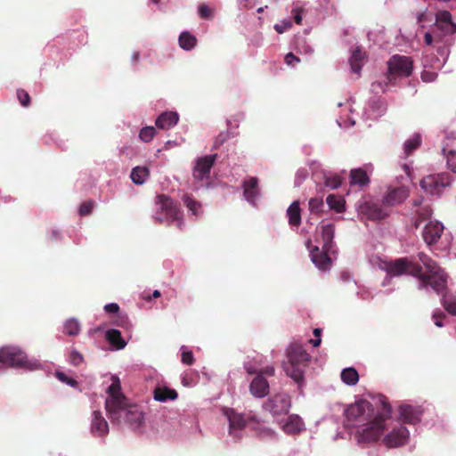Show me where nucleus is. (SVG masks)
Wrapping results in <instances>:
<instances>
[{
	"instance_id": "f257e3e1",
	"label": "nucleus",
	"mask_w": 456,
	"mask_h": 456,
	"mask_svg": "<svg viewBox=\"0 0 456 456\" xmlns=\"http://www.w3.org/2000/svg\"><path fill=\"white\" fill-rule=\"evenodd\" d=\"M417 257L419 263L412 257H401L383 262L381 269L387 274L382 281V286L390 284L394 277L407 273L419 280L418 288L419 289L440 293L446 285V275L443 269L424 252L418 253Z\"/></svg>"
},
{
	"instance_id": "f03ea898",
	"label": "nucleus",
	"mask_w": 456,
	"mask_h": 456,
	"mask_svg": "<svg viewBox=\"0 0 456 456\" xmlns=\"http://www.w3.org/2000/svg\"><path fill=\"white\" fill-rule=\"evenodd\" d=\"M105 410L113 424L127 425L132 429L139 428L143 422V414L136 405L130 404L120 392L119 382H112L107 389Z\"/></svg>"
},
{
	"instance_id": "7ed1b4c3",
	"label": "nucleus",
	"mask_w": 456,
	"mask_h": 456,
	"mask_svg": "<svg viewBox=\"0 0 456 456\" xmlns=\"http://www.w3.org/2000/svg\"><path fill=\"white\" fill-rule=\"evenodd\" d=\"M223 414L229 424V436L234 442H238L243 437V430L248 427L254 431L256 436L265 442H275L278 440V434L273 428L265 425L255 414H243L237 412L232 408H223Z\"/></svg>"
},
{
	"instance_id": "20e7f679",
	"label": "nucleus",
	"mask_w": 456,
	"mask_h": 456,
	"mask_svg": "<svg viewBox=\"0 0 456 456\" xmlns=\"http://www.w3.org/2000/svg\"><path fill=\"white\" fill-rule=\"evenodd\" d=\"M378 408L377 417L364 424L354 435L357 444L368 448L380 440L385 430V421L391 417L392 407L383 395L373 397Z\"/></svg>"
},
{
	"instance_id": "39448f33",
	"label": "nucleus",
	"mask_w": 456,
	"mask_h": 456,
	"mask_svg": "<svg viewBox=\"0 0 456 456\" xmlns=\"http://www.w3.org/2000/svg\"><path fill=\"white\" fill-rule=\"evenodd\" d=\"M335 227L333 224H323L321 226L322 248L319 246H312L311 240H307L306 247L309 250L311 261L321 272H329L332 265L333 256L337 254V247L333 242Z\"/></svg>"
},
{
	"instance_id": "423d86ee",
	"label": "nucleus",
	"mask_w": 456,
	"mask_h": 456,
	"mask_svg": "<svg viewBox=\"0 0 456 456\" xmlns=\"http://www.w3.org/2000/svg\"><path fill=\"white\" fill-rule=\"evenodd\" d=\"M286 374L297 384L298 388H302L305 386V370L311 361V355L303 345L292 342L286 348Z\"/></svg>"
},
{
	"instance_id": "0eeeda50",
	"label": "nucleus",
	"mask_w": 456,
	"mask_h": 456,
	"mask_svg": "<svg viewBox=\"0 0 456 456\" xmlns=\"http://www.w3.org/2000/svg\"><path fill=\"white\" fill-rule=\"evenodd\" d=\"M0 363L27 371L44 370L45 364L35 357H28L18 346L7 345L0 347Z\"/></svg>"
},
{
	"instance_id": "6e6552de",
	"label": "nucleus",
	"mask_w": 456,
	"mask_h": 456,
	"mask_svg": "<svg viewBox=\"0 0 456 456\" xmlns=\"http://www.w3.org/2000/svg\"><path fill=\"white\" fill-rule=\"evenodd\" d=\"M153 218L160 224H174L180 230L184 226L183 212L178 208L176 202L165 194L157 196L156 210Z\"/></svg>"
},
{
	"instance_id": "1a4fd4ad",
	"label": "nucleus",
	"mask_w": 456,
	"mask_h": 456,
	"mask_svg": "<svg viewBox=\"0 0 456 456\" xmlns=\"http://www.w3.org/2000/svg\"><path fill=\"white\" fill-rule=\"evenodd\" d=\"M356 209L362 220L380 222L390 216L381 199L370 195L362 197L357 202Z\"/></svg>"
},
{
	"instance_id": "9d476101",
	"label": "nucleus",
	"mask_w": 456,
	"mask_h": 456,
	"mask_svg": "<svg viewBox=\"0 0 456 456\" xmlns=\"http://www.w3.org/2000/svg\"><path fill=\"white\" fill-rule=\"evenodd\" d=\"M308 165L317 192H324L325 189L335 190L341 186V177L337 173L325 170L316 160L310 161Z\"/></svg>"
},
{
	"instance_id": "9b49d317",
	"label": "nucleus",
	"mask_w": 456,
	"mask_h": 456,
	"mask_svg": "<svg viewBox=\"0 0 456 456\" xmlns=\"http://www.w3.org/2000/svg\"><path fill=\"white\" fill-rule=\"evenodd\" d=\"M345 415L352 425L363 421H370L377 417V412L372 403L365 399H361L349 405L345 410Z\"/></svg>"
},
{
	"instance_id": "f8f14e48",
	"label": "nucleus",
	"mask_w": 456,
	"mask_h": 456,
	"mask_svg": "<svg viewBox=\"0 0 456 456\" xmlns=\"http://www.w3.org/2000/svg\"><path fill=\"white\" fill-rule=\"evenodd\" d=\"M452 181L450 173L443 172L423 177L419 184L427 193L439 197L446 188L451 186Z\"/></svg>"
},
{
	"instance_id": "ddd939ff",
	"label": "nucleus",
	"mask_w": 456,
	"mask_h": 456,
	"mask_svg": "<svg viewBox=\"0 0 456 456\" xmlns=\"http://www.w3.org/2000/svg\"><path fill=\"white\" fill-rule=\"evenodd\" d=\"M412 68V61L408 56L395 54L387 61V74L395 83L397 78L411 76Z\"/></svg>"
},
{
	"instance_id": "4468645a",
	"label": "nucleus",
	"mask_w": 456,
	"mask_h": 456,
	"mask_svg": "<svg viewBox=\"0 0 456 456\" xmlns=\"http://www.w3.org/2000/svg\"><path fill=\"white\" fill-rule=\"evenodd\" d=\"M290 407V397L285 393L276 394L263 403V409L270 412L273 418L288 414Z\"/></svg>"
},
{
	"instance_id": "2eb2a0df",
	"label": "nucleus",
	"mask_w": 456,
	"mask_h": 456,
	"mask_svg": "<svg viewBox=\"0 0 456 456\" xmlns=\"http://www.w3.org/2000/svg\"><path fill=\"white\" fill-rule=\"evenodd\" d=\"M425 412L423 406L403 403L398 407L399 424L416 426L420 423Z\"/></svg>"
},
{
	"instance_id": "dca6fc26",
	"label": "nucleus",
	"mask_w": 456,
	"mask_h": 456,
	"mask_svg": "<svg viewBox=\"0 0 456 456\" xmlns=\"http://www.w3.org/2000/svg\"><path fill=\"white\" fill-rule=\"evenodd\" d=\"M409 439V429L404 425L399 424L384 436L382 443L386 447L392 449L405 445Z\"/></svg>"
},
{
	"instance_id": "f3484780",
	"label": "nucleus",
	"mask_w": 456,
	"mask_h": 456,
	"mask_svg": "<svg viewBox=\"0 0 456 456\" xmlns=\"http://www.w3.org/2000/svg\"><path fill=\"white\" fill-rule=\"evenodd\" d=\"M409 196L408 188L405 186H389L380 198L383 204L391 214L392 208L402 204Z\"/></svg>"
},
{
	"instance_id": "a211bd4d",
	"label": "nucleus",
	"mask_w": 456,
	"mask_h": 456,
	"mask_svg": "<svg viewBox=\"0 0 456 456\" xmlns=\"http://www.w3.org/2000/svg\"><path fill=\"white\" fill-rule=\"evenodd\" d=\"M450 54L449 47L446 45L439 46L436 53H425L422 57L423 68L431 69H441L446 63Z\"/></svg>"
},
{
	"instance_id": "6ab92c4d",
	"label": "nucleus",
	"mask_w": 456,
	"mask_h": 456,
	"mask_svg": "<svg viewBox=\"0 0 456 456\" xmlns=\"http://www.w3.org/2000/svg\"><path fill=\"white\" fill-rule=\"evenodd\" d=\"M444 229L442 223L436 220L428 221L421 232L423 240L429 248L435 246L441 238Z\"/></svg>"
},
{
	"instance_id": "aec40b11",
	"label": "nucleus",
	"mask_w": 456,
	"mask_h": 456,
	"mask_svg": "<svg viewBox=\"0 0 456 456\" xmlns=\"http://www.w3.org/2000/svg\"><path fill=\"white\" fill-rule=\"evenodd\" d=\"M243 189V199L252 207H256V202L260 198V189L258 179L255 176L246 178L241 183Z\"/></svg>"
},
{
	"instance_id": "412c9836",
	"label": "nucleus",
	"mask_w": 456,
	"mask_h": 456,
	"mask_svg": "<svg viewBox=\"0 0 456 456\" xmlns=\"http://www.w3.org/2000/svg\"><path fill=\"white\" fill-rule=\"evenodd\" d=\"M109 424L102 415V412L94 410L90 419V433L94 437H105L109 434Z\"/></svg>"
},
{
	"instance_id": "4be33fe9",
	"label": "nucleus",
	"mask_w": 456,
	"mask_h": 456,
	"mask_svg": "<svg viewBox=\"0 0 456 456\" xmlns=\"http://www.w3.org/2000/svg\"><path fill=\"white\" fill-rule=\"evenodd\" d=\"M387 111L385 102L379 96L370 98L364 107L363 117L366 119H377Z\"/></svg>"
},
{
	"instance_id": "5701e85b",
	"label": "nucleus",
	"mask_w": 456,
	"mask_h": 456,
	"mask_svg": "<svg viewBox=\"0 0 456 456\" xmlns=\"http://www.w3.org/2000/svg\"><path fill=\"white\" fill-rule=\"evenodd\" d=\"M217 158V154H210L206 155L202 158H200L197 162L196 166L193 169V176L197 180H203L205 178H208L210 174V170Z\"/></svg>"
},
{
	"instance_id": "b1692460",
	"label": "nucleus",
	"mask_w": 456,
	"mask_h": 456,
	"mask_svg": "<svg viewBox=\"0 0 456 456\" xmlns=\"http://www.w3.org/2000/svg\"><path fill=\"white\" fill-rule=\"evenodd\" d=\"M435 27L444 34H456V23L452 20V15L448 11H439L435 13Z\"/></svg>"
},
{
	"instance_id": "393cba45",
	"label": "nucleus",
	"mask_w": 456,
	"mask_h": 456,
	"mask_svg": "<svg viewBox=\"0 0 456 456\" xmlns=\"http://www.w3.org/2000/svg\"><path fill=\"white\" fill-rule=\"evenodd\" d=\"M373 167L371 164H368L363 167L353 168L350 171V184L352 186H358L363 188L369 185L370 183L369 172H371Z\"/></svg>"
},
{
	"instance_id": "a878e982",
	"label": "nucleus",
	"mask_w": 456,
	"mask_h": 456,
	"mask_svg": "<svg viewBox=\"0 0 456 456\" xmlns=\"http://www.w3.org/2000/svg\"><path fill=\"white\" fill-rule=\"evenodd\" d=\"M280 428L287 435H297L305 429L302 419L297 414H291L286 419L279 422Z\"/></svg>"
},
{
	"instance_id": "bb28decb",
	"label": "nucleus",
	"mask_w": 456,
	"mask_h": 456,
	"mask_svg": "<svg viewBox=\"0 0 456 456\" xmlns=\"http://www.w3.org/2000/svg\"><path fill=\"white\" fill-rule=\"evenodd\" d=\"M269 389V382L262 374H256L249 384V392L256 398H264L268 395Z\"/></svg>"
},
{
	"instance_id": "cd10ccee",
	"label": "nucleus",
	"mask_w": 456,
	"mask_h": 456,
	"mask_svg": "<svg viewBox=\"0 0 456 456\" xmlns=\"http://www.w3.org/2000/svg\"><path fill=\"white\" fill-rule=\"evenodd\" d=\"M180 427V432L187 437L195 436L201 432L198 419L192 415L182 416Z\"/></svg>"
},
{
	"instance_id": "c85d7f7f",
	"label": "nucleus",
	"mask_w": 456,
	"mask_h": 456,
	"mask_svg": "<svg viewBox=\"0 0 456 456\" xmlns=\"http://www.w3.org/2000/svg\"><path fill=\"white\" fill-rule=\"evenodd\" d=\"M178 121L179 114L176 111H164L157 117L155 126L159 129H170L176 126Z\"/></svg>"
},
{
	"instance_id": "c756f323",
	"label": "nucleus",
	"mask_w": 456,
	"mask_h": 456,
	"mask_svg": "<svg viewBox=\"0 0 456 456\" xmlns=\"http://www.w3.org/2000/svg\"><path fill=\"white\" fill-rule=\"evenodd\" d=\"M395 84L393 77L387 73L371 84L370 91L377 96L379 94L388 91L390 87L394 86Z\"/></svg>"
},
{
	"instance_id": "7c9ffc66",
	"label": "nucleus",
	"mask_w": 456,
	"mask_h": 456,
	"mask_svg": "<svg viewBox=\"0 0 456 456\" xmlns=\"http://www.w3.org/2000/svg\"><path fill=\"white\" fill-rule=\"evenodd\" d=\"M178 396L177 392L164 385H158L153 391V398L155 401L165 403L168 400H175Z\"/></svg>"
},
{
	"instance_id": "2f4dec72",
	"label": "nucleus",
	"mask_w": 456,
	"mask_h": 456,
	"mask_svg": "<svg viewBox=\"0 0 456 456\" xmlns=\"http://www.w3.org/2000/svg\"><path fill=\"white\" fill-rule=\"evenodd\" d=\"M443 272H444L443 270ZM445 275H447L445 273H444ZM448 279V276H446V280ZM447 284L445 285L444 289L439 293L442 295V304L444 307V309L452 315L456 316V297L453 293L449 292L446 290Z\"/></svg>"
},
{
	"instance_id": "473e14b6",
	"label": "nucleus",
	"mask_w": 456,
	"mask_h": 456,
	"mask_svg": "<svg viewBox=\"0 0 456 456\" xmlns=\"http://www.w3.org/2000/svg\"><path fill=\"white\" fill-rule=\"evenodd\" d=\"M150 178V169L146 166H136L130 173L131 181L136 185L144 184Z\"/></svg>"
},
{
	"instance_id": "72a5a7b5",
	"label": "nucleus",
	"mask_w": 456,
	"mask_h": 456,
	"mask_svg": "<svg viewBox=\"0 0 456 456\" xmlns=\"http://www.w3.org/2000/svg\"><path fill=\"white\" fill-rule=\"evenodd\" d=\"M197 37L190 31H182L178 37V45L183 51L190 52L197 45Z\"/></svg>"
},
{
	"instance_id": "f704fd0d",
	"label": "nucleus",
	"mask_w": 456,
	"mask_h": 456,
	"mask_svg": "<svg viewBox=\"0 0 456 456\" xmlns=\"http://www.w3.org/2000/svg\"><path fill=\"white\" fill-rule=\"evenodd\" d=\"M105 338L117 350H121L126 346V341L123 338L121 332L117 329L108 330L105 333Z\"/></svg>"
},
{
	"instance_id": "c9c22d12",
	"label": "nucleus",
	"mask_w": 456,
	"mask_h": 456,
	"mask_svg": "<svg viewBox=\"0 0 456 456\" xmlns=\"http://www.w3.org/2000/svg\"><path fill=\"white\" fill-rule=\"evenodd\" d=\"M182 200L191 216H195L196 218L202 216L203 208L200 201L196 200L189 194H183Z\"/></svg>"
},
{
	"instance_id": "e433bc0d",
	"label": "nucleus",
	"mask_w": 456,
	"mask_h": 456,
	"mask_svg": "<svg viewBox=\"0 0 456 456\" xmlns=\"http://www.w3.org/2000/svg\"><path fill=\"white\" fill-rule=\"evenodd\" d=\"M364 58V53L362 52L360 47H356L351 52V55L349 58V63L351 67L352 72L355 74H359L362 68V61Z\"/></svg>"
},
{
	"instance_id": "4c0bfd02",
	"label": "nucleus",
	"mask_w": 456,
	"mask_h": 456,
	"mask_svg": "<svg viewBox=\"0 0 456 456\" xmlns=\"http://www.w3.org/2000/svg\"><path fill=\"white\" fill-rule=\"evenodd\" d=\"M340 379L345 385L353 387L358 383L359 374L355 368L346 367L341 370Z\"/></svg>"
},
{
	"instance_id": "58836bf2",
	"label": "nucleus",
	"mask_w": 456,
	"mask_h": 456,
	"mask_svg": "<svg viewBox=\"0 0 456 456\" xmlns=\"http://www.w3.org/2000/svg\"><path fill=\"white\" fill-rule=\"evenodd\" d=\"M289 224L291 226H298L301 223V211L298 201H293L287 209Z\"/></svg>"
},
{
	"instance_id": "ea45409f",
	"label": "nucleus",
	"mask_w": 456,
	"mask_h": 456,
	"mask_svg": "<svg viewBox=\"0 0 456 456\" xmlns=\"http://www.w3.org/2000/svg\"><path fill=\"white\" fill-rule=\"evenodd\" d=\"M291 44L293 49L298 53L310 55L314 53V48L309 45L306 38L302 36H296Z\"/></svg>"
},
{
	"instance_id": "a19ab883",
	"label": "nucleus",
	"mask_w": 456,
	"mask_h": 456,
	"mask_svg": "<svg viewBox=\"0 0 456 456\" xmlns=\"http://www.w3.org/2000/svg\"><path fill=\"white\" fill-rule=\"evenodd\" d=\"M80 330L81 325L77 318H69L63 323V333L68 336H77L80 333Z\"/></svg>"
},
{
	"instance_id": "79ce46f5",
	"label": "nucleus",
	"mask_w": 456,
	"mask_h": 456,
	"mask_svg": "<svg viewBox=\"0 0 456 456\" xmlns=\"http://www.w3.org/2000/svg\"><path fill=\"white\" fill-rule=\"evenodd\" d=\"M326 203L330 209L338 213H342L345 210V200L341 196L330 194L326 199Z\"/></svg>"
},
{
	"instance_id": "37998d69",
	"label": "nucleus",
	"mask_w": 456,
	"mask_h": 456,
	"mask_svg": "<svg viewBox=\"0 0 456 456\" xmlns=\"http://www.w3.org/2000/svg\"><path fill=\"white\" fill-rule=\"evenodd\" d=\"M238 131L232 129V127H228L226 131H222L216 137L213 144V149L219 148L222 144L227 142L229 139L233 138L238 135Z\"/></svg>"
},
{
	"instance_id": "c03bdc74",
	"label": "nucleus",
	"mask_w": 456,
	"mask_h": 456,
	"mask_svg": "<svg viewBox=\"0 0 456 456\" xmlns=\"http://www.w3.org/2000/svg\"><path fill=\"white\" fill-rule=\"evenodd\" d=\"M421 143V135L418 133L414 134L411 137L407 139L403 143V151L406 155H410L414 151Z\"/></svg>"
},
{
	"instance_id": "a18cd8bd",
	"label": "nucleus",
	"mask_w": 456,
	"mask_h": 456,
	"mask_svg": "<svg viewBox=\"0 0 456 456\" xmlns=\"http://www.w3.org/2000/svg\"><path fill=\"white\" fill-rule=\"evenodd\" d=\"M442 153L446 159V166L448 169L456 174V151H446V149L443 147Z\"/></svg>"
},
{
	"instance_id": "49530a36",
	"label": "nucleus",
	"mask_w": 456,
	"mask_h": 456,
	"mask_svg": "<svg viewBox=\"0 0 456 456\" xmlns=\"http://www.w3.org/2000/svg\"><path fill=\"white\" fill-rule=\"evenodd\" d=\"M156 128L152 126H143L139 132V139L143 142H150L156 135Z\"/></svg>"
},
{
	"instance_id": "de8ad7c7",
	"label": "nucleus",
	"mask_w": 456,
	"mask_h": 456,
	"mask_svg": "<svg viewBox=\"0 0 456 456\" xmlns=\"http://www.w3.org/2000/svg\"><path fill=\"white\" fill-rule=\"evenodd\" d=\"M197 14L201 20H210L214 18V10L206 4H200L197 6Z\"/></svg>"
},
{
	"instance_id": "09e8293b",
	"label": "nucleus",
	"mask_w": 456,
	"mask_h": 456,
	"mask_svg": "<svg viewBox=\"0 0 456 456\" xmlns=\"http://www.w3.org/2000/svg\"><path fill=\"white\" fill-rule=\"evenodd\" d=\"M308 205L311 214H320L324 208L323 200L321 197L312 198Z\"/></svg>"
},
{
	"instance_id": "8fccbe9b",
	"label": "nucleus",
	"mask_w": 456,
	"mask_h": 456,
	"mask_svg": "<svg viewBox=\"0 0 456 456\" xmlns=\"http://www.w3.org/2000/svg\"><path fill=\"white\" fill-rule=\"evenodd\" d=\"M55 376L61 382L74 388L78 387V382L73 378L67 376L64 372L57 370Z\"/></svg>"
},
{
	"instance_id": "3c124183",
	"label": "nucleus",
	"mask_w": 456,
	"mask_h": 456,
	"mask_svg": "<svg viewBox=\"0 0 456 456\" xmlns=\"http://www.w3.org/2000/svg\"><path fill=\"white\" fill-rule=\"evenodd\" d=\"M181 381L183 386L187 387H192L196 385L197 381L195 376L191 370L184 371L181 376Z\"/></svg>"
},
{
	"instance_id": "603ef678",
	"label": "nucleus",
	"mask_w": 456,
	"mask_h": 456,
	"mask_svg": "<svg viewBox=\"0 0 456 456\" xmlns=\"http://www.w3.org/2000/svg\"><path fill=\"white\" fill-rule=\"evenodd\" d=\"M337 123L342 128H349L354 126L355 120L351 116L346 114L340 115L337 119Z\"/></svg>"
},
{
	"instance_id": "864d4df0",
	"label": "nucleus",
	"mask_w": 456,
	"mask_h": 456,
	"mask_svg": "<svg viewBox=\"0 0 456 456\" xmlns=\"http://www.w3.org/2000/svg\"><path fill=\"white\" fill-rule=\"evenodd\" d=\"M435 13L426 9L424 12L418 14V22L421 27H424L426 23L432 22L434 20Z\"/></svg>"
},
{
	"instance_id": "5fc2aeb1",
	"label": "nucleus",
	"mask_w": 456,
	"mask_h": 456,
	"mask_svg": "<svg viewBox=\"0 0 456 456\" xmlns=\"http://www.w3.org/2000/svg\"><path fill=\"white\" fill-rule=\"evenodd\" d=\"M423 69H424L421 72V79L427 83L435 81L437 77V69H431L430 68Z\"/></svg>"
},
{
	"instance_id": "6e6d98bb",
	"label": "nucleus",
	"mask_w": 456,
	"mask_h": 456,
	"mask_svg": "<svg viewBox=\"0 0 456 456\" xmlns=\"http://www.w3.org/2000/svg\"><path fill=\"white\" fill-rule=\"evenodd\" d=\"M308 176V171L305 168L297 169L295 176L294 186L299 187Z\"/></svg>"
},
{
	"instance_id": "4d7b16f0",
	"label": "nucleus",
	"mask_w": 456,
	"mask_h": 456,
	"mask_svg": "<svg viewBox=\"0 0 456 456\" xmlns=\"http://www.w3.org/2000/svg\"><path fill=\"white\" fill-rule=\"evenodd\" d=\"M182 350V362L187 365H191L194 362L193 354L191 350H188L185 346L181 347Z\"/></svg>"
},
{
	"instance_id": "13d9d810",
	"label": "nucleus",
	"mask_w": 456,
	"mask_h": 456,
	"mask_svg": "<svg viewBox=\"0 0 456 456\" xmlns=\"http://www.w3.org/2000/svg\"><path fill=\"white\" fill-rule=\"evenodd\" d=\"M69 362L74 366H78L84 360L83 355L77 350L72 349L69 354Z\"/></svg>"
},
{
	"instance_id": "bf43d9fd",
	"label": "nucleus",
	"mask_w": 456,
	"mask_h": 456,
	"mask_svg": "<svg viewBox=\"0 0 456 456\" xmlns=\"http://www.w3.org/2000/svg\"><path fill=\"white\" fill-rule=\"evenodd\" d=\"M244 119V114L239 113L235 116H233L231 119H227V126L232 127L233 130L237 131V128L239 127V124L240 121Z\"/></svg>"
},
{
	"instance_id": "052dcab7",
	"label": "nucleus",
	"mask_w": 456,
	"mask_h": 456,
	"mask_svg": "<svg viewBox=\"0 0 456 456\" xmlns=\"http://www.w3.org/2000/svg\"><path fill=\"white\" fill-rule=\"evenodd\" d=\"M17 97L19 99L20 103L23 107H28L29 105V103H30V96L28 94V92H26L25 90L19 89L17 91Z\"/></svg>"
},
{
	"instance_id": "680f3d73",
	"label": "nucleus",
	"mask_w": 456,
	"mask_h": 456,
	"mask_svg": "<svg viewBox=\"0 0 456 456\" xmlns=\"http://www.w3.org/2000/svg\"><path fill=\"white\" fill-rule=\"evenodd\" d=\"M93 206H94L93 201L83 202L78 208L79 215L80 216H87V215L91 214Z\"/></svg>"
},
{
	"instance_id": "e2e57ef3",
	"label": "nucleus",
	"mask_w": 456,
	"mask_h": 456,
	"mask_svg": "<svg viewBox=\"0 0 456 456\" xmlns=\"http://www.w3.org/2000/svg\"><path fill=\"white\" fill-rule=\"evenodd\" d=\"M291 25H292V23L289 20H283L281 23H276L274 25V29L279 34H281V33L285 32L289 28H290Z\"/></svg>"
},
{
	"instance_id": "0e129e2a",
	"label": "nucleus",
	"mask_w": 456,
	"mask_h": 456,
	"mask_svg": "<svg viewBox=\"0 0 456 456\" xmlns=\"http://www.w3.org/2000/svg\"><path fill=\"white\" fill-rule=\"evenodd\" d=\"M304 12V9L298 6H295L291 10L292 17L297 24H301L302 22V14Z\"/></svg>"
},
{
	"instance_id": "69168bd1",
	"label": "nucleus",
	"mask_w": 456,
	"mask_h": 456,
	"mask_svg": "<svg viewBox=\"0 0 456 456\" xmlns=\"http://www.w3.org/2000/svg\"><path fill=\"white\" fill-rule=\"evenodd\" d=\"M285 63L288 66L295 67L297 63L300 62V59L294 55L292 53H289L285 55L284 58Z\"/></svg>"
},
{
	"instance_id": "338daca9",
	"label": "nucleus",
	"mask_w": 456,
	"mask_h": 456,
	"mask_svg": "<svg viewBox=\"0 0 456 456\" xmlns=\"http://www.w3.org/2000/svg\"><path fill=\"white\" fill-rule=\"evenodd\" d=\"M445 317L444 313L441 312H435L432 315V318L435 322V325L436 327L442 328L444 326V323L442 321V318Z\"/></svg>"
},
{
	"instance_id": "774afa93",
	"label": "nucleus",
	"mask_w": 456,
	"mask_h": 456,
	"mask_svg": "<svg viewBox=\"0 0 456 456\" xmlns=\"http://www.w3.org/2000/svg\"><path fill=\"white\" fill-rule=\"evenodd\" d=\"M47 237L52 241H59L61 240V234L58 229H52L48 232Z\"/></svg>"
}]
</instances>
